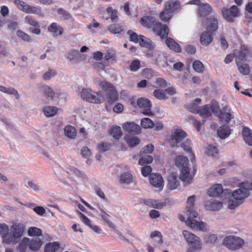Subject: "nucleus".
Instances as JSON below:
<instances>
[{"mask_svg": "<svg viewBox=\"0 0 252 252\" xmlns=\"http://www.w3.org/2000/svg\"><path fill=\"white\" fill-rule=\"evenodd\" d=\"M239 189L232 193V195L235 201L229 200L228 208L230 209H234L242 203V201L249 195V190H252V182L250 183L249 181L242 182L239 184Z\"/></svg>", "mask_w": 252, "mask_h": 252, "instance_id": "f257e3e1", "label": "nucleus"}, {"mask_svg": "<svg viewBox=\"0 0 252 252\" xmlns=\"http://www.w3.org/2000/svg\"><path fill=\"white\" fill-rule=\"evenodd\" d=\"M175 165L180 169V179L187 184H190L193 179V175L190 174L189 168V159L183 156H179L176 157Z\"/></svg>", "mask_w": 252, "mask_h": 252, "instance_id": "f03ea898", "label": "nucleus"}, {"mask_svg": "<svg viewBox=\"0 0 252 252\" xmlns=\"http://www.w3.org/2000/svg\"><path fill=\"white\" fill-rule=\"evenodd\" d=\"M180 2L177 0H170L167 1L162 11L159 13L160 19L164 22H168L172 17L173 14L180 7Z\"/></svg>", "mask_w": 252, "mask_h": 252, "instance_id": "7ed1b4c3", "label": "nucleus"}, {"mask_svg": "<svg viewBox=\"0 0 252 252\" xmlns=\"http://www.w3.org/2000/svg\"><path fill=\"white\" fill-rule=\"evenodd\" d=\"M26 228L25 225L21 223H15L10 227V234H7L4 238L7 244H16L21 239Z\"/></svg>", "mask_w": 252, "mask_h": 252, "instance_id": "20e7f679", "label": "nucleus"}, {"mask_svg": "<svg viewBox=\"0 0 252 252\" xmlns=\"http://www.w3.org/2000/svg\"><path fill=\"white\" fill-rule=\"evenodd\" d=\"M186 214L188 218L186 221V224L192 229L204 231L206 229V224L203 221H198L193 220L197 217V213L193 210V208H186Z\"/></svg>", "mask_w": 252, "mask_h": 252, "instance_id": "39448f33", "label": "nucleus"}, {"mask_svg": "<svg viewBox=\"0 0 252 252\" xmlns=\"http://www.w3.org/2000/svg\"><path fill=\"white\" fill-rule=\"evenodd\" d=\"M140 45L148 49L144 53L145 56L148 59L154 61L157 57H159L160 52L154 49L156 47L155 44L150 39L143 35H141L140 36Z\"/></svg>", "mask_w": 252, "mask_h": 252, "instance_id": "423d86ee", "label": "nucleus"}, {"mask_svg": "<svg viewBox=\"0 0 252 252\" xmlns=\"http://www.w3.org/2000/svg\"><path fill=\"white\" fill-rule=\"evenodd\" d=\"M222 243L229 250H235L242 248L244 244V241L237 236H228L224 238Z\"/></svg>", "mask_w": 252, "mask_h": 252, "instance_id": "0eeeda50", "label": "nucleus"}, {"mask_svg": "<svg viewBox=\"0 0 252 252\" xmlns=\"http://www.w3.org/2000/svg\"><path fill=\"white\" fill-rule=\"evenodd\" d=\"M183 235L190 248L195 250H199L201 249V243L198 237L187 230L183 231Z\"/></svg>", "mask_w": 252, "mask_h": 252, "instance_id": "6e6552de", "label": "nucleus"}, {"mask_svg": "<svg viewBox=\"0 0 252 252\" xmlns=\"http://www.w3.org/2000/svg\"><path fill=\"white\" fill-rule=\"evenodd\" d=\"M151 30L156 35L159 36L162 39L167 37L169 31L168 27L166 25H163L157 21Z\"/></svg>", "mask_w": 252, "mask_h": 252, "instance_id": "1a4fd4ad", "label": "nucleus"}, {"mask_svg": "<svg viewBox=\"0 0 252 252\" xmlns=\"http://www.w3.org/2000/svg\"><path fill=\"white\" fill-rule=\"evenodd\" d=\"M14 3L19 9L27 13L38 14L41 11L40 8L28 5L20 0H15Z\"/></svg>", "mask_w": 252, "mask_h": 252, "instance_id": "9d476101", "label": "nucleus"}, {"mask_svg": "<svg viewBox=\"0 0 252 252\" xmlns=\"http://www.w3.org/2000/svg\"><path fill=\"white\" fill-rule=\"evenodd\" d=\"M138 106L143 110V114L147 116H152L153 113L151 110V102L147 98L140 97L138 99Z\"/></svg>", "mask_w": 252, "mask_h": 252, "instance_id": "9b49d317", "label": "nucleus"}, {"mask_svg": "<svg viewBox=\"0 0 252 252\" xmlns=\"http://www.w3.org/2000/svg\"><path fill=\"white\" fill-rule=\"evenodd\" d=\"M204 25L206 31L213 33L216 32L219 28V22L215 16H210L207 18Z\"/></svg>", "mask_w": 252, "mask_h": 252, "instance_id": "f8f14e48", "label": "nucleus"}, {"mask_svg": "<svg viewBox=\"0 0 252 252\" xmlns=\"http://www.w3.org/2000/svg\"><path fill=\"white\" fill-rule=\"evenodd\" d=\"M217 116L221 121L226 124H228L233 118L231 115V109L227 106L223 107L222 110H219V113L217 114Z\"/></svg>", "mask_w": 252, "mask_h": 252, "instance_id": "ddd939ff", "label": "nucleus"}, {"mask_svg": "<svg viewBox=\"0 0 252 252\" xmlns=\"http://www.w3.org/2000/svg\"><path fill=\"white\" fill-rule=\"evenodd\" d=\"M149 181L150 184L154 187L159 188L161 190L163 188V179L159 174L155 173L150 175Z\"/></svg>", "mask_w": 252, "mask_h": 252, "instance_id": "4468645a", "label": "nucleus"}, {"mask_svg": "<svg viewBox=\"0 0 252 252\" xmlns=\"http://www.w3.org/2000/svg\"><path fill=\"white\" fill-rule=\"evenodd\" d=\"M187 136V133L181 129H177L173 133L171 136V141L175 144L181 142Z\"/></svg>", "mask_w": 252, "mask_h": 252, "instance_id": "2eb2a0df", "label": "nucleus"}, {"mask_svg": "<svg viewBox=\"0 0 252 252\" xmlns=\"http://www.w3.org/2000/svg\"><path fill=\"white\" fill-rule=\"evenodd\" d=\"M123 128L125 131L132 134H138L141 130L140 126L133 122L124 124Z\"/></svg>", "mask_w": 252, "mask_h": 252, "instance_id": "dca6fc26", "label": "nucleus"}, {"mask_svg": "<svg viewBox=\"0 0 252 252\" xmlns=\"http://www.w3.org/2000/svg\"><path fill=\"white\" fill-rule=\"evenodd\" d=\"M117 56L114 51L108 50L106 52L104 57V64L108 66L110 64H113L116 62Z\"/></svg>", "mask_w": 252, "mask_h": 252, "instance_id": "f3484780", "label": "nucleus"}, {"mask_svg": "<svg viewBox=\"0 0 252 252\" xmlns=\"http://www.w3.org/2000/svg\"><path fill=\"white\" fill-rule=\"evenodd\" d=\"M213 33L208 31L203 32L200 36V42L201 44L205 46L209 45L213 41Z\"/></svg>", "mask_w": 252, "mask_h": 252, "instance_id": "a211bd4d", "label": "nucleus"}, {"mask_svg": "<svg viewBox=\"0 0 252 252\" xmlns=\"http://www.w3.org/2000/svg\"><path fill=\"white\" fill-rule=\"evenodd\" d=\"M223 191V190L222 185L221 184H216L208 190L207 193L209 196L217 197L220 196Z\"/></svg>", "mask_w": 252, "mask_h": 252, "instance_id": "6ab92c4d", "label": "nucleus"}, {"mask_svg": "<svg viewBox=\"0 0 252 252\" xmlns=\"http://www.w3.org/2000/svg\"><path fill=\"white\" fill-rule=\"evenodd\" d=\"M165 38V43L170 49L177 53L181 52V47L176 41L171 37H167Z\"/></svg>", "mask_w": 252, "mask_h": 252, "instance_id": "aec40b11", "label": "nucleus"}, {"mask_svg": "<svg viewBox=\"0 0 252 252\" xmlns=\"http://www.w3.org/2000/svg\"><path fill=\"white\" fill-rule=\"evenodd\" d=\"M140 22L143 27L151 30L157 20L155 17L147 16L142 17Z\"/></svg>", "mask_w": 252, "mask_h": 252, "instance_id": "412c9836", "label": "nucleus"}, {"mask_svg": "<svg viewBox=\"0 0 252 252\" xmlns=\"http://www.w3.org/2000/svg\"><path fill=\"white\" fill-rule=\"evenodd\" d=\"M179 185L178 174L172 173L168 177V187L170 189H176Z\"/></svg>", "mask_w": 252, "mask_h": 252, "instance_id": "4be33fe9", "label": "nucleus"}, {"mask_svg": "<svg viewBox=\"0 0 252 252\" xmlns=\"http://www.w3.org/2000/svg\"><path fill=\"white\" fill-rule=\"evenodd\" d=\"M212 11V7L208 3L200 5L198 9V14L200 17H205L209 15Z\"/></svg>", "mask_w": 252, "mask_h": 252, "instance_id": "5701e85b", "label": "nucleus"}, {"mask_svg": "<svg viewBox=\"0 0 252 252\" xmlns=\"http://www.w3.org/2000/svg\"><path fill=\"white\" fill-rule=\"evenodd\" d=\"M242 136L245 143L250 146H252V131L247 126H244L242 130Z\"/></svg>", "mask_w": 252, "mask_h": 252, "instance_id": "b1692460", "label": "nucleus"}, {"mask_svg": "<svg viewBox=\"0 0 252 252\" xmlns=\"http://www.w3.org/2000/svg\"><path fill=\"white\" fill-rule=\"evenodd\" d=\"M217 133L220 138L225 139L230 134L231 129L229 126L224 125L219 128Z\"/></svg>", "mask_w": 252, "mask_h": 252, "instance_id": "393cba45", "label": "nucleus"}, {"mask_svg": "<svg viewBox=\"0 0 252 252\" xmlns=\"http://www.w3.org/2000/svg\"><path fill=\"white\" fill-rule=\"evenodd\" d=\"M48 31L52 33L54 36H57L63 34V29L57 23H53L48 27Z\"/></svg>", "mask_w": 252, "mask_h": 252, "instance_id": "a878e982", "label": "nucleus"}, {"mask_svg": "<svg viewBox=\"0 0 252 252\" xmlns=\"http://www.w3.org/2000/svg\"><path fill=\"white\" fill-rule=\"evenodd\" d=\"M109 134L115 140H119L122 136V131L120 126H112L109 130Z\"/></svg>", "mask_w": 252, "mask_h": 252, "instance_id": "bb28decb", "label": "nucleus"}, {"mask_svg": "<svg viewBox=\"0 0 252 252\" xmlns=\"http://www.w3.org/2000/svg\"><path fill=\"white\" fill-rule=\"evenodd\" d=\"M191 141L189 139H187L185 142L181 144V147L189 154L190 156V160L192 162L195 160V155L191 151L190 147Z\"/></svg>", "mask_w": 252, "mask_h": 252, "instance_id": "cd10ccee", "label": "nucleus"}, {"mask_svg": "<svg viewBox=\"0 0 252 252\" xmlns=\"http://www.w3.org/2000/svg\"><path fill=\"white\" fill-rule=\"evenodd\" d=\"M222 204L219 201H207L205 207L207 210L218 211L221 208Z\"/></svg>", "mask_w": 252, "mask_h": 252, "instance_id": "c85d7f7f", "label": "nucleus"}, {"mask_svg": "<svg viewBox=\"0 0 252 252\" xmlns=\"http://www.w3.org/2000/svg\"><path fill=\"white\" fill-rule=\"evenodd\" d=\"M103 100L104 97L100 92H94L88 101L96 104H100L103 101Z\"/></svg>", "mask_w": 252, "mask_h": 252, "instance_id": "c756f323", "label": "nucleus"}, {"mask_svg": "<svg viewBox=\"0 0 252 252\" xmlns=\"http://www.w3.org/2000/svg\"><path fill=\"white\" fill-rule=\"evenodd\" d=\"M237 67L238 71L243 75H248L250 72V68L249 64L243 63L240 62H236Z\"/></svg>", "mask_w": 252, "mask_h": 252, "instance_id": "7c9ffc66", "label": "nucleus"}, {"mask_svg": "<svg viewBox=\"0 0 252 252\" xmlns=\"http://www.w3.org/2000/svg\"><path fill=\"white\" fill-rule=\"evenodd\" d=\"M106 94L107 96V101L110 104H113L117 101L119 98L118 93L115 88L107 93Z\"/></svg>", "mask_w": 252, "mask_h": 252, "instance_id": "2f4dec72", "label": "nucleus"}, {"mask_svg": "<svg viewBox=\"0 0 252 252\" xmlns=\"http://www.w3.org/2000/svg\"><path fill=\"white\" fill-rule=\"evenodd\" d=\"M42 241L39 238H35L29 241V249L33 251L38 250L42 245Z\"/></svg>", "mask_w": 252, "mask_h": 252, "instance_id": "473e14b6", "label": "nucleus"}, {"mask_svg": "<svg viewBox=\"0 0 252 252\" xmlns=\"http://www.w3.org/2000/svg\"><path fill=\"white\" fill-rule=\"evenodd\" d=\"M43 96L47 99V101H45L44 103H47L53 99L55 93L50 87L45 86L43 88Z\"/></svg>", "mask_w": 252, "mask_h": 252, "instance_id": "72a5a7b5", "label": "nucleus"}, {"mask_svg": "<svg viewBox=\"0 0 252 252\" xmlns=\"http://www.w3.org/2000/svg\"><path fill=\"white\" fill-rule=\"evenodd\" d=\"M57 107L53 106H45L43 108V113L46 117H50L55 116L58 112Z\"/></svg>", "mask_w": 252, "mask_h": 252, "instance_id": "f704fd0d", "label": "nucleus"}, {"mask_svg": "<svg viewBox=\"0 0 252 252\" xmlns=\"http://www.w3.org/2000/svg\"><path fill=\"white\" fill-rule=\"evenodd\" d=\"M98 86L106 94L115 88L111 83L105 80L99 82Z\"/></svg>", "mask_w": 252, "mask_h": 252, "instance_id": "c9c22d12", "label": "nucleus"}, {"mask_svg": "<svg viewBox=\"0 0 252 252\" xmlns=\"http://www.w3.org/2000/svg\"><path fill=\"white\" fill-rule=\"evenodd\" d=\"M65 135L68 138L74 139L76 136V131L75 128L70 125L66 126L64 128Z\"/></svg>", "mask_w": 252, "mask_h": 252, "instance_id": "e433bc0d", "label": "nucleus"}, {"mask_svg": "<svg viewBox=\"0 0 252 252\" xmlns=\"http://www.w3.org/2000/svg\"><path fill=\"white\" fill-rule=\"evenodd\" d=\"M59 247L60 244L58 242L49 243L45 246V252H55Z\"/></svg>", "mask_w": 252, "mask_h": 252, "instance_id": "4c0bfd02", "label": "nucleus"}, {"mask_svg": "<svg viewBox=\"0 0 252 252\" xmlns=\"http://www.w3.org/2000/svg\"><path fill=\"white\" fill-rule=\"evenodd\" d=\"M151 237L153 239L155 245L161 244L163 242L162 236L159 231H155L153 232L151 234Z\"/></svg>", "mask_w": 252, "mask_h": 252, "instance_id": "58836bf2", "label": "nucleus"}, {"mask_svg": "<svg viewBox=\"0 0 252 252\" xmlns=\"http://www.w3.org/2000/svg\"><path fill=\"white\" fill-rule=\"evenodd\" d=\"M200 116L204 118L208 117L211 115L210 107L209 105H205L199 108L198 113Z\"/></svg>", "mask_w": 252, "mask_h": 252, "instance_id": "ea45409f", "label": "nucleus"}, {"mask_svg": "<svg viewBox=\"0 0 252 252\" xmlns=\"http://www.w3.org/2000/svg\"><path fill=\"white\" fill-rule=\"evenodd\" d=\"M0 91L6 94H13L16 96L17 99H18L19 97V95L18 93V92L13 88L9 87L7 88L3 86H0Z\"/></svg>", "mask_w": 252, "mask_h": 252, "instance_id": "a19ab883", "label": "nucleus"}, {"mask_svg": "<svg viewBox=\"0 0 252 252\" xmlns=\"http://www.w3.org/2000/svg\"><path fill=\"white\" fill-rule=\"evenodd\" d=\"M125 141L126 143L131 147H134L139 143V139L135 136H126Z\"/></svg>", "mask_w": 252, "mask_h": 252, "instance_id": "79ce46f5", "label": "nucleus"}, {"mask_svg": "<svg viewBox=\"0 0 252 252\" xmlns=\"http://www.w3.org/2000/svg\"><path fill=\"white\" fill-rule=\"evenodd\" d=\"M141 125L144 128H151L154 127V123L150 118H143L141 120Z\"/></svg>", "mask_w": 252, "mask_h": 252, "instance_id": "37998d69", "label": "nucleus"}, {"mask_svg": "<svg viewBox=\"0 0 252 252\" xmlns=\"http://www.w3.org/2000/svg\"><path fill=\"white\" fill-rule=\"evenodd\" d=\"M108 29L113 34L120 33L123 31L122 27L117 24H113L110 25Z\"/></svg>", "mask_w": 252, "mask_h": 252, "instance_id": "c03bdc74", "label": "nucleus"}, {"mask_svg": "<svg viewBox=\"0 0 252 252\" xmlns=\"http://www.w3.org/2000/svg\"><path fill=\"white\" fill-rule=\"evenodd\" d=\"M120 182L121 183L128 184L132 181V176L128 173H124L120 176Z\"/></svg>", "mask_w": 252, "mask_h": 252, "instance_id": "a18cd8bd", "label": "nucleus"}, {"mask_svg": "<svg viewBox=\"0 0 252 252\" xmlns=\"http://www.w3.org/2000/svg\"><path fill=\"white\" fill-rule=\"evenodd\" d=\"M29 239L28 238H24L22 239L21 242L19 243L18 246V250L20 252H25L27 247L29 246Z\"/></svg>", "mask_w": 252, "mask_h": 252, "instance_id": "49530a36", "label": "nucleus"}, {"mask_svg": "<svg viewBox=\"0 0 252 252\" xmlns=\"http://www.w3.org/2000/svg\"><path fill=\"white\" fill-rule=\"evenodd\" d=\"M100 216L103 220L110 227L114 228L115 227L114 223L110 220V216L103 210H101Z\"/></svg>", "mask_w": 252, "mask_h": 252, "instance_id": "de8ad7c7", "label": "nucleus"}, {"mask_svg": "<svg viewBox=\"0 0 252 252\" xmlns=\"http://www.w3.org/2000/svg\"><path fill=\"white\" fill-rule=\"evenodd\" d=\"M154 96L159 100H165L167 98L165 91L160 89H156L153 92Z\"/></svg>", "mask_w": 252, "mask_h": 252, "instance_id": "09e8293b", "label": "nucleus"}, {"mask_svg": "<svg viewBox=\"0 0 252 252\" xmlns=\"http://www.w3.org/2000/svg\"><path fill=\"white\" fill-rule=\"evenodd\" d=\"M28 234L30 236H40L42 235V231L40 228L36 227H30L28 230Z\"/></svg>", "mask_w": 252, "mask_h": 252, "instance_id": "8fccbe9b", "label": "nucleus"}, {"mask_svg": "<svg viewBox=\"0 0 252 252\" xmlns=\"http://www.w3.org/2000/svg\"><path fill=\"white\" fill-rule=\"evenodd\" d=\"M192 67L194 70L198 73H202L204 70L202 63L199 60H196L193 63Z\"/></svg>", "mask_w": 252, "mask_h": 252, "instance_id": "3c124183", "label": "nucleus"}, {"mask_svg": "<svg viewBox=\"0 0 252 252\" xmlns=\"http://www.w3.org/2000/svg\"><path fill=\"white\" fill-rule=\"evenodd\" d=\"M106 11L108 13L110 14V18L112 22H115L118 21L117 10L113 9L111 7L109 6L107 8Z\"/></svg>", "mask_w": 252, "mask_h": 252, "instance_id": "603ef678", "label": "nucleus"}, {"mask_svg": "<svg viewBox=\"0 0 252 252\" xmlns=\"http://www.w3.org/2000/svg\"><path fill=\"white\" fill-rule=\"evenodd\" d=\"M221 12L223 17L226 21L231 23L234 21L233 18L232 17L231 14L228 8H223Z\"/></svg>", "mask_w": 252, "mask_h": 252, "instance_id": "864d4df0", "label": "nucleus"}, {"mask_svg": "<svg viewBox=\"0 0 252 252\" xmlns=\"http://www.w3.org/2000/svg\"><path fill=\"white\" fill-rule=\"evenodd\" d=\"M111 144L103 142L97 145V149L100 152H104L108 151L111 147Z\"/></svg>", "mask_w": 252, "mask_h": 252, "instance_id": "5fc2aeb1", "label": "nucleus"}, {"mask_svg": "<svg viewBox=\"0 0 252 252\" xmlns=\"http://www.w3.org/2000/svg\"><path fill=\"white\" fill-rule=\"evenodd\" d=\"M127 33L129 35V40L130 41L134 43H138V42L140 43V36L141 35L138 36L136 33L131 30H128Z\"/></svg>", "mask_w": 252, "mask_h": 252, "instance_id": "6e6d98bb", "label": "nucleus"}, {"mask_svg": "<svg viewBox=\"0 0 252 252\" xmlns=\"http://www.w3.org/2000/svg\"><path fill=\"white\" fill-rule=\"evenodd\" d=\"M154 71L153 69L150 68H146L143 69L141 74L144 78L150 79L153 77Z\"/></svg>", "mask_w": 252, "mask_h": 252, "instance_id": "4d7b16f0", "label": "nucleus"}, {"mask_svg": "<svg viewBox=\"0 0 252 252\" xmlns=\"http://www.w3.org/2000/svg\"><path fill=\"white\" fill-rule=\"evenodd\" d=\"M93 92L92 90L90 89H84L81 92V97L87 101H89L90 97H91Z\"/></svg>", "mask_w": 252, "mask_h": 252, "instance_id": "13d9d810", "label": "nucleus"}, {"mask_svg": "<svg viewBox=\"0 0 252 252\" xmlns=\"http://www.w3.org/2000/svg\"><path fill=\"white\" fill-rule=\"evenodd\" d=\"M25 22L28 24L34 27H39V24L37 21L32 16L28 15L25 18Z\"/></svg>", "mask_w": 252, "mask_h": 252, "instance_id": "bf43d9fd", "label": "nucleus"}, {"mask_svg": "<svg viewBox=\"0 0 252 252\" xmlns=\"http://www.w3.org/2000/svg\"><path fill=\"white\" fill-rule=\"evenodd\" d=\"M153 157L149 155H146L141 158L139 160V163L141 165L147 164L151 163L153 161Z\"/></svg>", "mask_w": 252, "mask_h": 252, "instance_id": "052dcab7", "label": "nucleus"}, {"mask_svg": "<svg viewBox=\"0 0 252 252\" xmlns=\"http://www.w3.org/2000/svg\"><path fill=\"white\" fill-rule=\"evenodd\" d=\"M0 234L1 235L3 241L6 243V240L4 238L7 234H10L8 232V227L5 224H0Z\"/></svg>", "mask_w": 252, "mask_h": 252, "instance_id": "680f3d73", "label": "nucleus"}, {"mask_svg": "<svg viewBox=\"0 0 252 252\" xmlns=\"http://www.w3.org/2000/svg\"><path fill=\"white\" fill-rule=\"evenodd\" d=\"M17 35L24 41L30 42L31 40L30 36L21 30H18L17 31Z\"/></svg>", "mask_w": 252, "mask_h": 252, "instance_id": "e2e57ef3", "label": "nucleus"}, {"mask_svg": "<svg viewBox=\"0 0 252 252\" xmlns=\"http://www.w3.org/2000/svg\"><path fill=\"white\" fill-rule=\"evenodd\" d=\"M140 67V62L138 60L133 61L129 65V69L131 71H137Z\"/></svg>", "mask_w": 252, "mask_h": 252, "instance_id": "0e129e2a", "label": "nucleus"}, {"mask_svg": "<svg viewBox=\"0 0 252 252\" xmlns=\"http://www.w3.org/2000/svg\"><path fill=\"white\" fill-rule=\"evenodd\" d=\"M218 153V149L212 145H209L207 147V154L208 156L215 157Z\"/></svg>", "mask_w": 252, "mask_h": 252, "instance_id": "69168bd1", "label": "nucleus"}, {"mask_svg": "<svg viewBox=\"0 0 252 252\" xmlns=\"http://www.w3.org/2000/svg\"><path fill=\"white\" fill-rule=\"evenodd\" d=\"M78 215H79L81 220L86 225L91 226V221L84 214L82 213L79 211H77Z\"/></svg>", "mask_w": 252, "mask_h": 252, "instance_id": "338daca9", "label": "nucleus"}, {"mask_svg": "<svg viewBox=\"0 0 252 252\" xmlns=\"http://www.w3.org/2000/svg\"><path fill=\"white\" fill-rule=\"evenodd\" d=\"M155 64L159 66H163V64L165 63L164 58L163 55L160 54V52L159 53V57H157L154 60Z\"/></svg>", "mask_w": 252, "mask_h": 252, "instance_id": "774afa93", "label": "nucleus"}]
</instances>
